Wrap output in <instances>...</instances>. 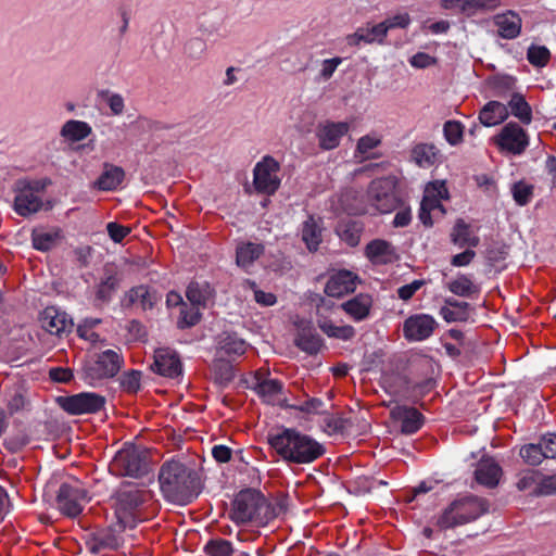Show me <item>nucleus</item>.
<instances>
[{
	"mask_svg": "<svg viewBox=\"0 0 556 556\" xmlns=\"http://www.w3.org/2000/svg\"><path fill=\"white\" fill-rule=\"evenodd\" d=\"M161 491L172 503L187 505L201 492L202 484L199 473L176 459L165 462L159 472Z\"/></svg>",
	"mask_w": 556,
	"mask_h": 556,
	"instance_id": "nucleus-2",
	"label": "nucleus"
},
{
	"mask_svg": "<svg viewBox=\"0 0 556 556\" xmlns=\"http://www.w3.org/2000/svg\"><path fill=\"white\" fill-rule=\"evenodd\" d=\"M349 130L350 124L346 122L325 121L319 123L316 128L319 148L327 151L336 149Z\"/></svg>",
	"mask_w": 556,
	"mask_h": 556,
	"instance_id": "nucleus-15",
	"label": "nucleus"
},
{
	"mask_svg": "<svg viewBox=\"0 0 556 556\" xmlns=\"http://www.w3.org/2000/svg\"><path fill=\"white\" fill-rule=\"evenodd\" d=\"M41 327L51 334L61 337L72 330L68 315L55 306H48L40 315Z\"/></svg>",
	"mask_w": 556,
	"mask_h": 556,
	"instance_id": "nucleus-16",
	"label": "nucleus"
},
{
	"mask_svg": "<svg viewBox=\"0 0 556 556\" xmlns=\"http://www.w3.org/2000/svg\"><path fill=\"white\" fill-rule=\"evenodd\" d=\"M87 490L78 483H63L58 493V506L63 515L68 517L78 516L88 503Z\"/></svg>",
	"mask_w": 556,
	"mask_h": 556,
	"instance_id": "nucleus-11",
	"label": "nucleus"
},
{
	"mask_svg": "<svg viewBox=\"0 0 556 556\" xmlns=\"http://www.w3.org/2000/svg\"><path fill=\"white\" fill-rule=\"evenodd\" d=\"M345 424L346 420L338 415H326L324 418V425L329 434L343 432L346 428Z\"/></svg>",
	"mask_w": 556,
	"mask_h": 556,
	"instance_id": "nucleus-63",
	"label": "nucleus"
},
{
	"mask_svg": "<svg viewBox=\"0 0 556 556\" xmlns=\"http://www.w3.org/2000/svg\"><path fill=\"white\" fill-rule=\"evenodd\" d=\"M381 143V136L377 134H368L361 137L356 144L355 156L369 159L371 151L379 147Z\"/></svg>",
	"mask_w": 556,
	"mask_h": 556,
	"instance_id": "nucleus-46",
	"label": "nucleus"
},
{
	"mask_svg": "<svg viewBox=\"0 0 556 556\" xmlns=\"http://www.w3.org/2000/svg\"><path fill=\"white\" fill-rule=\"evenodd\" d=\"M146 493L138 488L121 490L116 496L115 515L124 526H132L135 511L144 502Z\"/></svg>",
	"mask_w": 556,
	"mask_h": 556,
	"instance_id": "nucleus-12",
	"label": "nucleus"
},
{
	"mask_svg": "<svg viewBox=\"0 0 556 556\" xmlns=\"http://www.w3.org/2000/svg\"><path fill=\"white\" fill-rule=\"evenodd\" d=\"M106 231L113 242L121 243L130 233V228L115 222H110L106 224Z\"/></svg>",
	"mask_w": 556,
	"mask_h": 556,
	"instance_id": "nucleus-61",
	"label": "nucleus"
},
{
	"mask_svg": "<svg viewBox=\"0 0 556 556\" xmlns=\"http://www.w3.org/2000/svg\"><path fill=\"white\" fill-rule=\"evenodd\" d=\"M489 510L486 500L465 496L452 502L439 517L437 525L441 529H451L478 519Z\"/></svg>",
	"mask_w": 556,
	"mask_h": 556,
	"instance_id": "nucleus-4",
	"label": "nucleus"
},
{
	"mask_svg": "<svg viewBox=\"0 0 556 556\" xmlns=\"http://www.w3.org/2000/svg\"><path fill=\"white\" fill-rule=\"evenodd\" d=\"M325 403L317 397H309L306 401L291 405V408L299 410L304 414H321Z\"/></svg>",
	"mask_w": 556,
	"mask_h": 556,
	"instance_id": "nucleus-60",
	"label": "nucleus"
},
{
	"mask_svg": "<svg viewBox=\"0 0 556 556\" xmlns=\"http://www.w3.org/2000/svg\"><path fill=\"white\" fill-rule=\"evenodd\" d=\"M200 306L182 304L180 316L177 321L178 328L186 329L197 325L200 321Z\"/></svg>",
	"mask_w": 556,
	"mask_h": 556,
	"instance_id": "nucleus-49",
	"label": "nucleus"
},
{
	"mask_svg": "<svg viewBox=\"0 0 556 556\" xmlns=\"http://www.w3.org/2000/svg\"><path fill=\"white\" fill-rule=\"evenodd\" d=\"M109 470L117 477L139 478L148 472V464L143 452L135 446H128L115 454Z\"/></svg>",
	"mask_w": 556,
	"mask_h": 556,
	"instance_id": "nucleus-6",
	"label": "nucleus"
},
{
	"mask_svg": "<svg viewBox=\"0 0 556 556\" xmlns=\"http://www.w3.org/2000/svg\"><path fill=\"white\" fill-rule=\"evenodd\" d=\"M410 22H412V20H410L409 14L404 12V13H397L395 15L389 16L386 20H383L381 23H382V26L386 27V34L388 35V33L391 29L407 28L409 26Z\"/></svg>",
	"mask_w": 556,
	"mask_h": 556,
	"instance_id": "nucleus-57",
	"label": "nucleus"
},
{
	"mask_svg": "<svg viewBox=\"0 0 556 556\" xmlns=\"http://www.w3.org/2000/svg\"><path fill=\"white\" fill-rule=\"evenodd\" d=\"M58 403L71 415L96 414L105 406L106 399L94 392H80L68 396H60Z\"/></svg>",
	"mask_w": 556,
	"mask_h": 556,
	"instance_id": "nucleus-10",
	"label": "nucleus"
},
{
	"mask_svg": "<svg viewBox=\"0 0 556 556\" xmlns=\"http://www.w3.org/2000/svg\"><path fill=\"white\" fill-rule=\"evenodd\" d=\"M204 551L208 556H231L233 553L232 544L224 539L208 541Z\"/></svg>",
	"mask_w": 556,
	"mask_h": 556,
	"instance_id": "nucleus-52",
	"label": "nucleus"
},
{
	"mask_svg": "<svg viewBox=\"0 0 556 556\" xmlns=\"http://www.w3.org/2000/svg\"><path fill=\"white\" fill-rule=\"evenodd\" d=\"M254 390L267 404L280 405L283 402V384L278 379L257 380Z\"/></svg>",
	"mask_w": 556,
	"mask_h": 556,
	"instance_id": "nucleus-28",
	"label": "nucleus"
},
{
	"mask_svg": "<svg viewBox=\"0 0 556 556\" xmlns=\"http://www.w3.org/2000/svg\"><path fill=\"white\" fill-rule=\"evenodd\" d=\"M301 238L309 252H316L323 241V219L308 215L302 223Z\"/></svg>",
	"mask_w": 556,
	"mask_h": 556,
	"instance_id": "nucleus-25",
	"label": "nucleus"
},
{
	"mask_svg": "<svg viewBox=\"0 0 556 556\" xmlns=\"http://www.w3.org/2000/svg\"><path fill=\"white\" fill-rule=\"evenodd\" d=\"M280 164L270 155H265L253 169V185L258 193L271 195L280 187Z\"/></svg>",
	"mask_w": 556,
	"mask_h": 556,
	"instance_id": "nucleus-9",
	"label": "nucleus"
},
{
	"mask_svg": "<svg viewBox=\"0 0 556 556\" xmlns=\"http://www.w3.org/2000/svg\"><path fill=\"white\" fill-rule=\"evenodd\" d=\"M123 363L124 358L119 353L114 350H105L85 365V379L89 383H93L98 380L113 378L121 370Z\"/></svg>",
	"mask_w": 556,
	"mask_h": 556,
	"instance_id": "nucleus-8",
	"label": "nucleus"
},
{
	"mask_svg": "<svg viewBox=\"0 0 556 556\" xmlns=\"http://www.w3.org/2000/svg\"><path fill=\"white\" fill-rule=\"evenodd\" d=\"M540 478V471L527 470L520 475V478L517 482V488L519 491L532 490L534 492V489L538 486Z\"/></svg>",
	"mask_w": 556,
	"mask_h": 556,
	"instance_id": "nucleus-58",
	"label": "nucleus"
},
{
	"mask_svg": "<svg viewBox=\"0 0 556 556\" xmlns=\"http://www.w3.org/2000/svg\"><path fill=\"white\" fill-rule=\"evenodd\" d=\"M7 407L11 414L22 410L26 406V397L20 388H14L5 393Z\"/></svg>",
	"mask_w": 556,
	"mask_h": 556,
	"instance_id": "nucleus-55",
	"label": "nucleus"
},
{
	"mask_svg": "<svg viewBox=\"0 0 556 556\" xmlns=\"http://www.w3.org/2000/svg\"><path fill=\"white\" fill-rule=\"evenodd\" d=\"M496 143L501 150L520 155L529 146V138L520 125L510 122L502 128L496 138Z\"/></svg>",
	"mask_w": 556,
	"mask_h": 556,
	"instance_id": "nucleus-13",
	"label": "nucleus"
},
{
	"mask_svg": "<svg viewBox=\"0 0 556 556\" xmlns=\"http://www.w3.org/2000/svg\"><path fill=\"white\" fill-rule=\"evenodd\" d=\"M371 306L372 299L369 294L365 293H359L341 304L342 309L354 321L365 320L370 314Z\"/></svg>",
	"mask_w": 556,
	"mask_h": 556,
	"instance_id": "nucleus-27",
	"label": "nucleus"
},
{
	"mask_svg": "<svg viewBox=\"0 0 556 556\" xmlns=\"http://www.w3.org/2000/svg\"><path fill=\"white\" fill-rule=\"evenodd\" d=\"M186 296L190 304L205 307L213 298V289L206 281H191L187 288Z\"/></svg>",
	"mask_w": 556,
	"mask_h": 556,
	"instance_id": "nucleus-38",
	"label": "nucleus"
},
{
	"mask_svg": "<svg viewBox=\"0 0 556 556\" xmlns=\"http://www.w3.org/2000/svg\"><path fill=\"white\" fill-rule=\"evenodd\" d=\"M464 125L458 121H447L443 125V134L445 140L451 146H457L463 141Z\"/></svg>",
	"mask_w": 556,
	"mask_h": 556,
	"instance_id": "nucleus-50",
	"label": "nucleus"
},
{
	"mask_svg": "<svg viewBox=\"0 0 556 556\" xmlns=\"http://www.w3.org/2000/svg\"><path fill=\"white\" fill-rule=\"evenodd\" d=\"M92 132L91 126L84 121L70 119L61 128L60 135L72 142L86 139Z\"/></svg>",
	"mask_w": 556,
	"mask_h": 556,
	"instance_id": "nucleus-40",
	"label": "nucleus"
},
{
	"mask_svg": "<svg viewBox=\"0 0 556 556\" xmlns=\"http://www.w3.org/2000/svg\"><path fill=\"white\" fill-rule=\"evenodd\" d=\"M269 510L270 506L260 491L245 489L236 495L230 517L237 525L250 521L264 522L270 518Z\"/></svg>",
	"mask_w": 556,
	"mask_h": 556,
	"instance_id": "nucleus-3",
	"label": "nucleus"
},
{
	"mask_svg": "<svg viewBox=\"0 0 556 556\" xmlns=\"http://www.w3.org/2000/svg\"><path fill=\"white\" fill-rule=\"evenodd\" d=\"M366 256L374 264H389L395 260L394 247L382 239L370 241L365 249Z\"/></svg>",
	"mask_w": 556,
	"mask_h": 556,
	"instance_id": "nucleus-26",
	"label": "nucleus"
},
{
	"mask_svg": "<svg viewBox=\"0 0 556 556\" xmlns=\"http://www.w3.org/2000/svg\"><path fill=\"white\" fill-rule=\"evenodd\" d=\"M508 109L498 101H489L479 112V121L483 126L492 127L508 117Z\"/></svg>",
	"mask_w": 556,
	"mask_h": 556,
	"instance_id": "nucleus-30",
	"label": "nucleus"
},
{
	"mask_svg": "<svg viewBox=\"0 0 556 556\" xmlns=\"http://www.w3.org/2000/svg\"><path fill=\"white\" fill-rule=\"evenodd\" d=\"M412 160L421 168H430L440 162L441 152L433 143L419 142L410 151Z\"/></svg>",
	"mask_w": 556,
	"mask_h": 556,
	"instance_id": "nucleus-29",
	"label": "nucleus"
},
{
	"mask_svg": "<svg viewBox=\"0 0 556 556\" xmlns=\"http://www.w3.org/2000/svg\"><path fill=\"white\" fill-rule=\"evenodd\" d=\"M387 38L386 27L382 23L370 24L367 23L365 26L356 28L352 34L345 36V42L349 47H359L362 43L382 45Z\"/></svg>",
	"mask_w": 556,
	"mask_h": 556,
	"instance_id": "nucleus-18",
	"label": "nucleus"
},
{
	"mask_svg": "<svg viewBox=\"0 0 556 556\" xmlns=\"http://www.w3.org/2000/svg\"><path fill=\"white\" fill-rule=\"evenodd\" d=\"M247 343L236 333H223L218 341V354L222 357L235 358L243 355L247 351Z\"/></svg>",
	"mask_w": 556,
	"mask_h": 556,
	"instance_id": "nucleus-34",
	"label": "nucleus"
},
{
	"mask_svg": "<svg viewBox=\"0 0 556 556\" xmlns=\"http://www.w3.org/2000/svg\"><path fill=\"white\" fill-rule=\"evenodd\" d=\"M29 442L27 434L24 432H18L16 434H11L4 440V446L12 453H16L21 451L24 446H26Z\"/></svg>",
	"mask_w": 556,
	"mask_h": 556,
	"instance_id": "nucleus-62",
	"label": "nucleus"
},
{
	"mask_svg": "<svg viewBox=\"0 0 556 556\" xmlns=\"http://www.w3.org/2000/svg\"><path fill=\"white\" fill-rule=\"evenodd\" d=\"M493 25L496 27L497 35L506 40H513L520 36L522 29V18L515 10H506L496 13L492 17Z\"/></svg>",
	"mask_w": 556,
	"mask_h": 556,
	"instance_id": "nucleus-17",
	"label": "nucleus"
},
{
	"mask_svg": "<svg viewBox=\"0 0 556 556\" xmlns=\"http://www.w3.org/2000/svg\"><path fill=\"white\" fill-rule=\"evenodd\" d=\"M42 189L39 181L17 180L14 186L13 205L16 214L27 217L39 212L43 205Z\"/></svg>",
	"mask_w": 556,
	"mask_h": 556,
	"instance_id": "nucleus-7",
	"label": "nucleus"
},
{
	"mask_svg": "<svg viewBox=\"0 0 556 556\" xmlns=\"http://www.w3.org/2000/svg\"><path fill=\"white\" fill-rule=\"evenodd\" d=\"M121 540L113 529H101L91 533L86 540V548L91 554H100L106 549H115Z\"/></svg>",
	"mask_w": 556,
	"mask_h": 556,
	"instance_id": "nucleus-22",
	"label": "nucleus"
},
{
	"mask_svg": "<svg viewBox=\"0 0 556 556\" xmlns=\"http://www.w3.org/2000/svg\"><path fill=\"white\" fill-rule=\"evenodd\" d=\"M263 244L253 242L241 243L237 247L236 262L238 266L248 268L263 254Z\"/></svg>",
	"mask_w": 556,
	"mask_h": 556,
	"instance_id": "nucleus-41",
	"label": "nucleus"
},
{
	"mask_svg": "<svg viewBox=\"0 0 556 556\" xmlns=\"http://www.w3.org/2000/svg\"><path fill=\"white\" fill-rule=\"evenodd\" d=\"M486 85L494 97H511L516 92L517 78L508 74H495L488 78Z\"/></svg>",
	"mask_w": 556,
	"mask_h": 556,
	"instance_id": "nucleus-35",
	"label": "nucleus"
},
{
	"mask_svg": "<svg viewBox=\"0 0 556 556\" xmlns=\"http://www.w3.org/2000/svg\"><path fill=\"white\" fill-rule=\"evenodd\" d=\"M447 289L455 295L471 298L480 292V288L467 275L460 274L447 283Z\"/></svg>",
	"mask_w": 556,
	"mask_h": 556,
	"instance_id": "nucleus-43",
	"label": "nucleus"
},
{
	"mask_svg": "<svg viewBox=\"0 0 556 556\" xmlns=\"http://www.w3.org/2000/svg\"><path fill=\"white\" fill-rule=\"evenodd\" d=\"M356 280L357 276L349 270L334 273L329 277L325 286V293L328 296L341 298L355 290Z\"/></svg>",
	"mask_w": 556,
	"mask_h": 556,
	"instance_id": "nucleus-21",
	"label": "nucleus"
},
{
	"mask_svg": "<svg viewBox=\"0 0 556 556\" xmlns=\"http://www.w3.org/2000/svg\"><path fill=\"white\" fill-rule=\"evenodd\" d=\"M319 329L329 338L349 341L354 338L355 329L350 325H336L332 320L323 317L317 319Z\"/></svg>",
	"mask_w": 556,
	"mask_h": 556,
	"instance_id": "nucleus-39",
	"label": "nucleus"
},
{
	"mask_svg": "<svg viewBox=\"0 0 556 556\" xmlns=\"http://www.w3.org/2000/svg\"><path fill=\"white\" fill-rule=\"evenodd\" d=\"M511 193L515 202L523 206L528 204L533 195V186L525 182V181H518L513 185L511 187Z\"/></svg>",
	"mask_w": 556,
	"mask_h": 556,
	"instance_id": "nucleus-54",
	"label": "nucleus"
},
{
	"mask_svg": "<svg viewBox=\"0 0 556 556\" xmlns=\"http://www.w3.org/2000/svg\"><path fill=\"white\" fill-rule=\"evenodd\" d=\"M441 200L442 199H439L438 197L427 194V192H425L419 210V219L425 226H432V212L439 211L441 214H444V207Z\"/></svg>",
	"mask_w": 556,
	"mask_h": 556,
	"instance_id": "nucleus-44",
	"label": "nucleus"
},
{
	"mask_svg": "<svg viewBox=\"0 0 556 556\" xmlns=\"http://www.w3.org/2000/svg\"><path fill=\"white\" fill-rule=\"evenodd\" d=\"M451 241L458 248H476L480 243L479 237L472 231L470 225L462 218L456 220L451 231Z\"/></svg>",
	"mask_w": 556,
	"mask_h": 556,
	"instance_id": "nucleus-31",
	"label": "nucleus"
},
{
	"mask_svg": "<svg viewBox=\"0 0 556 556\" xmlns=\"http://www.w3.org/2000/svg\"><path fill=\"white\" fill-rule=\"evenodd\" d=\"M538 495H551L556 493V476H546L539 479L538 486L534 489Z\"/></svg>",
	"mask_w": 556,
	"mask_h": 556,
	"instance_id": "nucleus-64",
	"label": "nucleus"
},
{
	"mask_svg": "<svg viewBox=\"0 0 556 556\" xmlns=\"http://www.w3.org/2000/svg\"><path fill=\"white\" fill-rule=\"evenodd\" d=\"M438 326L437 320L428 314H414L403 324V336L407 341L419 342L432 336Z\"/></svg>",
	"mask_w": 556,
	"mask_h": 556,
	"instance_id": "nucleus-14",
	"label": "nucleus"
},
{
	"mask_svg": "<svg viewBox=\"0 0 556 556\" xmlns=\"http://www.w3.org/2000/svg\"><path fill=\"white\" fill-rule=\"evenodd\" d=\"M366 198L369 206L377 213L388 214L395 211L401 204V198L396 193V179L389 176L372 180Z\"/></svg>",
	"mask_w": 556,
	"mask_h": 556,
	"instance_id": "nucleus-5",
	"label": "nucleus"
},
{
	"mask_svg": "<svg viewBox=\"0 0 556 556\" xmlns=\"http://www.w3.org/2000/svg\"><path fill=\"white\" fill-rule=\"evenodd\" d=\"M551 51L545 46L530 45L527 50L528 62L538 68L545 67L551 61Z\"/></svg>",
	"mask_w": 556,
	"mask_h": 556,
	"instance_id": "nucleus-45",
	"label": "nucleus"
},
{
	"mask_svg": "<svg viewBox=\"0 0 556 556\" xmlns=\"http://www.w3.org/2000/svg\"><path fill=\"white\" fill-rule=\"evenodd\" d=\"M123 301L127 306L137 305L146 311L153 307L155 296L150 292L148 286L140 285L129 289Z\"/></svg>",
	"mask_w": 556,
	"mask_h": 556,
	"instance_id": "nucleus-36",
	"label": "nucleus"
},
{
	"mask_svg": "<svg viewBox=\"0 0 556 556\" xmlns=\"http://www.w3.org/2000/svg\"><path fill=\"white\" fill-rule=\"evenodd\" d=\"M391 418L400 424L404 434L416 433L424 425V416L414 407L395 405L390 409Z\"/></svg>",
	"mask_w": 556,
	"mask_h": 556,
	"instance_id": "nucleus-19",
	"label": "nucleus"
},
{
	"mask_svg": "<svg viewBox=\"0 0 556 556\" xmlns=\"http://www.w3.org/2000/svg\"><path fill=\"white\" fill-rule=\"evenodd\" d=\"M503 7V0H469V16L495 12Z\"/></svg>",
	"mask_w": 556,
	"mask_h": 556,
	"instance_id": "nucleus-53",
	"label": "nucleus"
},
{
	"mask_svg": "<svg viewBox=\"0 0 556 556\" xmlns=\"http://www.w3.org/2000/svg\"><path fill=\"white\" fill-rule=\"evenodd\" d=\"M121 279L115 271L105 269L103 277L94 286V305L102 306L113 299L119 288Z\"/></svg>",
	"mask_w": 556,
	"mask_h": 556,
	"instance_id": "nucleus-23",
	"label": "nucleus"
},
{
	"mask_svg": "<svg viewBox=\"0 0 556 556\" xmlns=\"http://www.w3.org/2000/svg\"><path fill=\"white\" fill-rule=\"evenodd\" d=\"M140 381H141V372L139 370L126 371L119 378V382H121L123 390H125L129 393H136L139 391Z\"/></svg>",
	"mask_w": 556,
	"mask_h": 556,
	"instance_id": "nucleus-56",
	"label": "nucleus"
},
{
	"mask_svg": "<svg viewBox=\"0 0 556 556\" xmlns=\"http://www.w3.org/2000/svg\"><path fill=\"white\" fill-rule=\"evenodd\" d=\"M33 247L38 251L51 250L59 240L56 231H34L31 236Z\"/></svg>",
	"mask_w": 556,
	"mask_h": 556,
	"instance_id": "nucleus-47",
	"label": "nucleus"
},
{
	"mask_svg": "<svg viewBox=\"0 0 556 556\" xmlns=\"http://www.w3.org/2000/svg\"><path fill=\"white\" fill-rule=\"evenodd\" d=\"M507 109L509 108L513 116L523 124H530L532 121V109L526 101L525 97L519 92H513Z\"/></svg>",
	"mask_w": 556,
	"mask_h": 556,
	"instance_id": "nucleus-42",
	"label": "nucleus"
},
{
	"mask_svg": "<svg viewBox=\"0 0 556 556\" xmlns=\"http://www.w3.org/2000/svg\"><path fill=\"white\" fill-rule=\"evenodd\" d=\"M125 172L122 167L105 164L103 172L93 182V187L101 191H113L123 182Z\"/></svg>",
	"mask_w": 556,
	"mask_h": 556,
	"instance_id": "nucleus-32",
	"label": "nucleus"
},
{
	"mask_svg": "<svg viewBox=\"0 0 556 556\" xmlns=\"http://www.w3.org/2000/svg\"><path fill=\"white\" fill-rule=\"evenodd\" d=\"M336 232L346 244L356 247L361 241L363 225L357 220L343 219L337 225Z\"/></svg>",
	"mask_w": 556,
	"mask_h": 556,
	"instance_id": "nucleus-37",
	"label": "nucleus"
},
{
	"mask_svg": "<svg viewBox=\"0 0 556 556\" xmlns=\"http://www.w3.org/2000/svg\"><path fill=\"white\" fill-rule=\"evenodd\" d=\"M100 94L106 100V103L113 115L123 114L125 110V101L119 93H113L109 90H103Z\"/></svg>",
	"mask_w": 556,
	"mask_h": 556,
	"instance_id": "nucleus-59",
	"label": "nucleus"
},
{
	"mask_svg": "<svg viewBox=\"0 0 556 556\" xmlns=\"http://www.w3.org/2000/svg\"><path fill=\"white\" fill-rule=\"evenodd\" d=\"M520 457L523 462L530 466H538L545 458L543 455L542 445L539 444H526L520 448Z\"/></svg>",
	"mask_w": 556,
	"mask_h": 556,
	"instance_id": "nucleus-51",
	"label": "nucleus"
},
{
	"mask_svg": "<svg viewBox=\"0 0 556 556\" xmlns=\"http://www.w3.org/2000/svg\"><path fill=\"white\" fill-rule=\"evenodd\" d=\"M445 305L440 308V316L446 323L466 321L469 318V303L454 298L445 299Z\"/></svg>",
	"mask_w": 556,
	"mask_h": 556,
	"instance_id": "nucleus-33",
	"label": "nucleus"
},
{
	"mask_svg": "<svg viewBox=\"0 0 556 556\" xmlns=\"http://www.w3.org/2000/svg\"><path fill=\"white\" fill-rule=\"evenodd\" d=\"M295 344L300 350L314 355L320 351L323 340L318 334L303 332L296 338Z\"/></svg>",
	"mask_w": 556,
	"mask_h": 556,
	"instance_id": "nucleus-48",
	"label": "nucleus"
},
{
	"mask_svg": "<svg viewBox=\"0 0 556 556\" xmlns=\"http://www.w3.org/2000/svg\"><path fill=\"white\" fill-rule=\"evenodd\" d=\"M502 468L493 458L481 459L476 467V481L486 488H494L502 477Z\"/></svg>",
	"mask_w": 556,
	"mask_h": 556,
	"instance_id": "nucleus-24",
	"label": "nucleus"
},
{
	"mask_svg": "<svg viewBox=\"0 0 556 556\" xmlns=\"http://www.w3.org/2000/svg\"><path fill=\"white\" fill-rule=\"evenodd\" d=\"M267 440L275 453L289 464H311L326 452L321 443L294 428L282 427L270 432Z\"/></svg>",
	"mask_w": 556,
	"mask_h": 556,
	"instance_id": "nucleus-1",
	"label": "nucleus"
},
{
	"mask_svg": "<svg viewBox=\"0 0 556 556\" xmlns=\"http://www.w3.org/2000/svg\"><path fill=\"white\" fill-rule=\"evenodd\" d=\"M152 369L156 374L168 378H177L182 372L178 355L168 349H160L155 352Z\"/></svg>",
	"mask_w": 556,
	"mask_h": 556,
	"instance_id": "nucleus-20",
	"label": "nucleus"
}]
</instances>
